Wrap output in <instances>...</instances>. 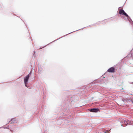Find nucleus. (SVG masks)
<instances>
[{
    "instance_id": "6",
    "label": "nucleus",
    "mask_w": 133,
    "mask_h": 133,
    "mask_svg": "<svg viewBox=\"0 0 133 133\" xmlns=\"http://www.w3.org/2000/svg\"><path fill=\"white\" fill-rule=\"evenodd\" d=\"M124 123H125V121H124Z\"/></svg>"
},
{
    "instance_id": "4",
    "label": "nucleus",
    "mask_w": 133,
    "mask_h": 133,
    "mask_svg": "<svg viewBox=\"0 0 133 133\" xmlns=\"http://www.w3.org/2000/svg\"><path fill=\"white\" fill-rule=\"evenodd\" d=\"M99 109H90V111L91 112H96L98 111Z\"/></svg>"
},
{
    "instance_id": "5",
    "label": "nucleus",
    "mask_w": 133,
    "mask_h": 133,
    "mask_svg": "<svg viewBox=\"0 0 133 133\" xmlns=\"http://www.w3.org/2000/svg\"><path fill=\"white\" fill-rule=\"evenodd\" d=\"M125 124H127V123H125Z\"/></svg>"
},
{
    "instance_id": "1",
    "label": "nucleus",
    "mask_w": 133,
    "mask_h": 133,
    "mask_svg": "<svg viewBox=\"0 0 133 133\" xmlns=\"http://www.w3.org/2000/svg\"><path fill=\"white\" fill-rule=\"evenodd\" d=\"M29 74H28L24 78V84L26 87H27V84L28 80L29 78Z\"/></svg>"
},
{
    "instance_id": "3",
    "label": "nucleus",
    "mask_w": 133,
    "mask_h": 133,
    "mask_svg": "<svg viewBox=\"0 0 133 133\" xmlns=\"http://www.w3.org/2000/svg\"><path fill=\"white\" fill-rule=\"evenodd\" d=\"M108 71L110 72H115V68L112 67L108 69Z\"/></svg>"
},
{
    "instance_id": "2",
    "label": "nucleus",
    "mask_w": 133,
    "mask_h": 133,
    "mask_svg": "<svg viewBox=\"0 0 133 133\" xmlns=\"http://www.w3.org/2000/svg\"><path fill=\"white\" fill-rule=\"evenodd\" d=\"M118 13L119 14L125 15L127 17H128L129 16L123 10H119Z\"/></svg>"
}]
</instances>
